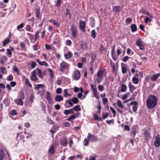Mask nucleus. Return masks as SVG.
<instances>
[{
	"label": "nucleus",
	"instance_id": "obj_1",
	"mask_svg": "<svg viewBox=\"0 0 160 160\" xmlns=\"http://www.w3.org/2000/svg\"><path fill=\"white\" fill-rule=\"evenodd\" d=\"M157 99L155 96L149 95L147 100V106L149 109L153 108L157 105Z\"/></svg>",
	"mask_w": 160,
	"mask_h": 160
},
{
	"label": "nucleus",
	"instance_id": "obj_2",
	"mask_svg": "<svg viewBox=\"0 0 160 160\" xmlns=\"http://www.w3.org/2000/svg\"><path fill=\"white\" fill-rule=\"evenodd\" d=\"M106 73L105 69L99 70L97 74V78L96 79L97 82L98 83H99L101 82L103 78V74H105L106 75Z\"/></svg>",
	"mask_w": 160,
	"mask_h": 160
},
{
	"label": "nucleus",
	"instance_id": "obj_3",
	"mask_svg": "<svg viewBox=\"0 0 160 160\" xmlns=\"http://www.w3.org/2000/svg\"><path fill=\"white\" fill-rule=\"evenodd\" d=\"M69 65L64 61H62L60 65V70L62 72H63L65 69H68Z\"/></svg>",
	"mask_w": 160,
	"mask_h": 160
},
{
	"label": "nucleus",
	"instance_id": "obj_4",
	"mask_svg": "<svg viewBox=\"0 0 160 160\" xmlns=\"http://www.w3.org/2000/svg\"><path fill=\"white\" fill-rule=\"evenodd\" d=\"M70 30L72 32V35L74 38H75L77 37L78 31L77 29L76 28L75 26L73 24L71 26Z\"/></svg>",
	"mask_w": 160,
	"mask_h": 160
},
{
	"label": "nucleus",
	"instance_id": "obj_5",
	"mask_svg": "<svg viewBox=\"0 0 160 160\" xmlns=\"http://www.w3.org/2000/svg\"><path fill=\"white\" fill-rule=\"evenodd\" d=\"M90 88L94 96L98 99H99V97L98 94V92L96 88V86L92 84H91Z\"/></svg>",
	"mask_w": 160,
	"mask_h": 160
},
{
	"label": "nucleus",
	"instance_id": "obj_6",
	"mask_svg": "<svg viewBox=\"0 0 160 160\" xmlns=\"http://www.w3.org/2000/svg\"><path fill=\"white\" fill-rule=\"evenodd\" d=\"M81 75L80 71L78 70H75L74 72L72 78L74 80H78L79 79Z\"/></svg>",
	"mask_w": 160,
	"mask_h": 160
},
{
	"label": "nucleus",
	"instance_id": "obj_7",
	"mask_svg": "<svg viewBox=\"0 0 160 160\" xmlns=\"http://www.w3.org/2000/svg\"><path fill=\"white\" fill-rule=\"evenodd\" d=\"M88 138L89 140L91 142H96L98 140V138L97 136L92 135L90 133L88 134Z\"/></svg>",
	"mask_w": 160,
	"mask_h": 160
},
{
	"label": "nucleus",
	"instance_id": "obj_8",
	"mask_svg": "<svg viewBox=\"0 0 160 160\" xmlns=\"http://www.w3.org/2000/svg\"><path fill=\"white\" fill-rule=\"evenodd\" d=\"M79 27L82 32H85L86 31V22L84 21L80 20L79 22Z\"/></svg>",
	"mask_w": 160,
	"mask_h": 160
},
{
	"label": "nucleus",
	"instance_id": "obj_9",
	"mask_svg": "<svg viewBox=\"0 0 160 160\" xmlns=\"http://www.w3.org/2000/svg\"><path fill=\"white\" fill-rule=\"evenodd\" d=\"M141 38H138L136 42V45L138 46L140 50H143L144 49V47L141 41Z\"/></svg>",
	"mask_w": 160,
	"mask_h": 160
},
{
	"label": "nucleus",
	"instance_id": "obj_10",
	"mask_svg": "<svg viewBox=\"0 0 160 160\" xmlns=\"http://www.w3.org/2000/svg\"><path fill=\"white\" fill-rule=\"evenodd\" d=\"M55 145L53 144H52L51 146L48 151V153L50 155L52 156L55 153Z\"/></svg>",
	"mask_w": 160,
	"mask_h": 160
},
{
	"label": "nucleus",
	"instance_id": "obj_11",
	"mask_svg": "<svg viewBox=\"0 0 160 160\" xmlns=\"http://www.w3.org/2000/svg\"><path fill=\"white\" fill-rule=\"evenodd\" d=\"M130 104L133 105L132 110L133 112H135L137 110L138 106V103L136 101L132 102L130 103Z\"/></svg>",
	"mask_w": 160,
	"mask_h": 160
},
{
	"label": "nucleus",
	"instance_id": "obj_12",
	"mask_svg": "<svg viewBox=\"0 0 160 160\" xmlns=\"http://www.w3.org/2000/svg\"><path fill=\"white\" fill-rule=\"evenodd\" d=\"M115 45H114L112 49L111 55L114 61H116L118 59V56H116V54L115 52Z\"/></svg>",
	"mask_w": 160,
	"mask_h": 160
},
{
	"label": "nucleus",
	"instance_id": "obj_13",
	"mask_svg": "<svg viewBox=\"0 0 160 160\" xmlns=\"http://www.w3.org/2000/svg\"><path fill=\"white\" fill-rule=\"evenodd\" d=\"M46 96L45 98L47 100V101L50 104H52V99L51 98V94H50V93L48 91H46Z\"/></svg>",
	"mask_w": 160,
	"mask_h": 160
},
{
	"label": "nucleus",
	"instance_id": "obj_14",
	"mask_svg": "<svg viewBox=\"0 0 160 160\" xmlns=\"http://www.w3.org/2000/svg\"><path fill=\"white\" fill-rule=\"evenodd\" d=\"M112 11L115 13H119L121 10V6H115L112 7Z\"/></svg>",
	"mask_w": 160,
	"mask_h": 160
},
{
	"label": "nucleus",
	"instance_id": "obj_15",
	"mask_svg": "<svg viewBox=\"0 0 160 160\" xmlns=\"http://www.w3.org/2000/svg\"><path fill=\"white\" fill-rule=\"evenodd\" d=\"M60 144L64 147H66L67 145V139L66 137H63L60 139Z\"/></svg>",
	"mask_w": 160,
	"mask_h": 160
},
{
	"label": "nucleus",
	"instance_id": "obj_16",
	"mask_svg": "<svg viewBox=\"0 0 160 160\" xmlns=\"http://www.w3.org/2000/svg\"><path fill=\"white\" fill-rule=\"evenodd\" d=\"M122 71L123 74H126L127 71V67L126 64L122 63L121 64Z\"/></svg>",
	"mask_w": 160,
	"mask_h": 160
},
{
	"label": "nucleus",
	"instance_id": "obj_17",
	"mask_svg": "<svg viewBox=\"0 0 160 160\" xmlns=\"http://www.w3.org/2000/svg\"><path fill=\"white\" fill-rule=\"evenodd\" d=\"M144 135L145 137V139L147 140H149L151 138L150 133L149 131L145 130L144 132Z\"/></svg>",
	"mask_w": 160,
	"mask_h": 160
},
{
	"label": "nucleus",
	"instance_id": "obj_18",
	"mask_svg": "<svg viewBox=\"0 0 160 160\" xmlns=\"http://www.w3.org/2000/svg\"><path fill=\"white\" fill-rule=\"evenodd\" d=\"M154 145L156 147H158L160 145V138L159 135H157L155 137Z\"/></svg>",
	"mask_w": 160,
	"mask_h": 160
},
{
	"label": "nucleus",
	"instance_id": "obj_19",
	"mask_svg": "<svg viewBox=\"0 0 160 160\" xmlns=\"http://www.w3.org/2000/svg\"><path fill=\"white\" fill-rule=\"evenodd\" d=\"M78 116V114L75 113L66 119V120L69 121H72L76 118Z\"/></svg>",
	"mask_w": 160,
	"mask_h": 160
},
{
	"label": "nucleus",
	"instance_id": "obj_20",
	"mask_svg": "<svg viewBox=\"0 0 160 160\" xmlns=\"http://www.w3.org/2000/svg\"><path fill=\"white\" fill-rule=\"evenodd\" d=\"M80 47L81 49L84 50L87 48L88 44L87 43L85 42H81L80 45Z\"/></svg>",
	"mask_w": 160,
	"mask_h": 160
},
{
	"label": "nucleus",
	"instance_id": "obj_21",
	"mask_svg": "<svg viewBox=\"0 0 160 160\" xmlns=\"http://www.w3.org/2000/svg\"><path fill=\"white\" fill-rule=\"evenodd\" d=\"M118 63H116L115 64V66H113L112 67V72L114 74H116L118 71Z\"/></svg>",
	"mask_w": 160,
	"mask_h": 160
},
{
	"label": "nucleus",
	"instance_id": "obj_22",
	"mask_svg": "<svg viewBox=\"0 0 160 160\" xmlns=\"http://www.w3.org/2000/svg\"><path fill=\"white\" fill-rule=\"evenodd\" d=\"M34 72H35L36 73H37L38 77L41 78H42V74L41 72V70L39 68H37L33 71Z\"/></svg>",
	"mask_w": 160,
	"mask_h": 160
},
{
	"label": "nucleus",
	"instance_id": "obj_23",
	"mask_svg": "<svg viewBox=\"0 0 160 160\" xmlns=\"http://www.w3.org/2000/svg\"><path fill=\"white\" fill-rule=\"evenodd\" d=\"M35 14L37 18L40 19L41 18V15L40 14V8L38 7L35 10Z\"/></svg>",
	"mask_w": 160,
	"mask_h": 160
},
{
	"label": "nucleus",
	"instance_id": "obj_24",
	"mask_svg": "<svg viewBox=\"0 0 160 160\" xmlns=\"http://www.w3.org/2000/svg\"><path fill=\"white\" fill-rule=\"evenodd\" d=\"M128 87L130 92L131 93L133 92V91L136 89V87L132 85L131 82H130L129 83Z\"/></svg>",
	"mask_w": 160,
	"mask_h": 160
},
{
	"label": "nucleus",
	"instance_id": "obj_25",
	"mask_svg": "<svg viewBox=\"0 0 160 160\" xmlns=\"http://www.w3.org/2000/svg\"><path fill=\"white\" fill-rule=\"evenodd\" d=\"M74 113V112L72 108L69 110H65L63 112L64 114L65 115H68L70 114H73Z\"/></svg>",
	"mask_w": 160,
	"mask_h": 160
},
{
	"label": "nucleus",
	"instance_id": "obj_26",
	"mask_svg": "<svg viewBox=\"0 0 160 160\" xmlns=\"http://www.w3.org/2000/svg\"><path fill=\"white\" fill-rule=\"evenodd\" d=\"M31 79L33 81H36L38 79L36 76L35 72L33 71L32 72V75L31 76Z\"/></svg>",
	"mask_w": 160,
	"mask_h": 160
},
{
	"label": "nucleus",
	"instance_id": "obj_27",
	"mask_svg": "<svg viewBox=\"0 0 160 160\" xmlns=\"http://www.w3.org/2000/svg\"><path fill=\"white\" fill-rule=\"evenodd\" d=\"M6 155L2 149L0 150V160H3L6 157Z\"/></svg>",
	"mask_w": 160,
	"mask_h": 160
},
{
	"label": "nucleus",
	"instance_id": "obj_28",
	"mask_svg": "<svg viewBox=\"0 0 160 160\" xmlns=\"http://www.w3.org/2000/svg\"><path fill=\"white\" fill-rule=\"evenodd\" d=\"M57 102H60L62 101L63 99V98L61 95H56L54 99Z\"/></svg>",
	"mask_w": 160,
	"mask_h": 160
},
{
	"label": "nucleus",
	"instance_id": "obj_29",
	"mask_svg": "<svg viewBox=\"0 0 160 160\" xmlns=\"http://www.w3.org/2000/svg\"><path fill=\"white\" fill-rule=\"evenodd\" d=\"M160 74L158 73L157 74H154L151 78V79L153 81H155L160 76Z\"/></svg>",
	"mask_w": 160,
	"mask_h": 160
},
{
	"label": "nucleus",
	"instance_id": "obj_30",
	"mask_svg": "<svg viewBox=\"0 0 160 160\" xmlns=\"http://www.w3.org/2000/svg\"><path fill=\"white\" fill-rule=\"evenodd\" d=\"M15 102L16 103L19 105H22L23 103V101L20 98L15 99Z\"/></svg>",
	"mask_w": 160,
	"mask_h": 160
},
{
	"label": "nucleus",
	"instance_id": "obj_31",
	"mask_svg": "<svg viewBox=\"0 0 160 160\" xmlns=\"http://www.w3.org/2000/svg\"><path fill=\"white\" fill-rule=\"evenodd\" d=\"M142 13L148 16L151 18H153L152 15L149 13V12L145 9H143L142 10Z\"/></svg>",
	"mask_w": 160,
	"mask_h": 160
},
{
	"label": "nucleus",
	"instance_id": "obj_32",
	"mask_svg": "<svg viewBox=\"0 0 160 160\" xmlns=\"http://www.w3.org/2000/svg\"><path fill=\"white\" fill-rule=\"evenodd\" d=\"M130 27L132 32H135L137 30V26L135 24H132L131 25Z\"/></svg>",
	"mask_w": 160,
	"mask_h": 160
},
{
	"label": "nucleus",
	"instance_id": "obj_33",
	"mask_svg": "<svg viewBox=\"0 0 160 160\" xmlns=\"http://www.w3.org/2000/svg\"><path fill=\"white\" fill-rule=\"evenodd\" d=\"M56 7H60L61 5L62 0H54Z\"/></svg>",
	"mask_w": 160,
	"mask_h": 160
},
{
	"label": "nucleus",
	"instance_id": "obj_34",
	"mask_svg": "<svg viewBox=\"0 0 160 160\" xmlns=\"http://www.w3.org/2000/svg\"><path fill=\"white\" fill-rule=\"evenodd\" d=\"M64 56L66 59H68L72 57V54L71 52L69 51L67 53L64 54Z\"/></svg>",
	"mask_w": 160,
	"mask_h": 160
},
{
	"label": "nucleus",
	"instance_id": "obj_35",
	"mask_svg": "<svg viewBox=\"0 0 160 160\" xmlns=\"http://www.w3.org/2000/svg\"><path fill=\"white\" fill-rule=\"evenodd\" d=\"M19 45L21 47V48L22 50L26 51V48L25 43L23 42H20L19 43Z\"/></svg>",
	"mask_w": 160,
	"mask_h": 160
},
{
	"label": "nucleus",
	"instance_id": "obj_36",
	"mask_svg": "<svg viewBox=\"0 0 160 160\" xmlns=\"http://www.w3.org/2000/svg\"><path fill=\"white\" fill-rule=\"evenodd\" d=\"M41 106L42 107V110L44 113H46V106L43 102H40Z\"/></svg>",
	"mask_w": 160,
	"mask_h": 160
},
{
	"label": "nucleus",
	"instance_id": "obj_37",
	"mask_svg": "<svg viewBox=\"0 0 160 160\" xmlns=\"http://www.w3.org/2000/svg\"><path fill=\"white\" fill-rule=\"evenodd\" d=\"M72 109L73 110H74L77 112L80 111L81 110L80 106L79 105L75 106Z\"/></svg>",
	"mask_w": 160,
	"mask_h": 160
},
{
	"label": "nucleus",
	"instance_id": "obj_38",
	"mask_svg": "<svg viewBox=\"0 0 160 160\" xmlns=\"http://www.w3.org/2000/svg\"><path fill=\"white\" fill-rule=\"evenodd\" d=\"M49 21L50 22H51L52 23H53L54 25H56L57 27H59V24L58 23H57V22H56L55 20H53V19H51L49 20Z\"/></svg>",
	"mask_w": 160,
	"mask_h": 160
},
{
	"label": "nucleus",
	"instance_id": "obj_39",
	"mask_svg": "<svg viewBox=\"0 0 160 160\" xmlns=\"http://www.w3.org/2000/svg\"><path fill=\"white\" fill-rule=\"evenodd\" d=\"M127 89V86L125 84H123L121 86V91L122 92H125Z\"/></svg>",
	"mask_w": 160,
	"mask_h": 160
},
{
	"label": "nucleus",
	"instance_id": "obj_40",
	"mask_svg": "<svg viewBox=\"0 0 160 160\" xmlns=\"http://www.w3.org/2000/svg\"><path fill=\"white\" fill-rule=\"evenodd\" d=\"M40 32V30H38L36 32L35 35L34 36V41H36V40H37V39L39 38V36L38 34H39V33Z\"/></svg>",
	"mask_w": 160,
	"mask_h": 160
},
{
	"label": "nucleus",
	"instance_id": "obj_41",
	"mask_svg": "<svg viewBox=\"0 0 160 160\" xmlns=\"http://www.w3.org/2000/svg\"><path fill=\"white\" fill-rule=\"evenodd\" d=\"M105 50V48L104 46L102 45L101 44L100 45V47L99 48V50L100 52V53L103 54V52Z\"/></svg>",
	"mask_w": 160,
	"mask_h": 160
},
{
	"label": "nucleus",
	"instance_id": "obj_42",
	"mask_svg": "<svg viewBox=\"0 0 160 160\" xmlns=\"http://www.w3.org/2000/svg\"><path fill=\"white\" fill-rule=\"evenodd\" d=\"M32 28L31 27V26L29 25H27L26 26L25 29L28 32H32L33 31L31 30Z\"/></svg>",
	"mask_w": 160,
	"mask_h": 160
},
{
	"label": "nucleus",
	"instance_id": "obj_43",
	"mask_svg": "<svg viewBox=\"0 0 160 160\" xmlns=\"http://www.w3.org/2000/svg\"><path fill=\"white\" fill-rule=\"evenodd\" d=\"M127 53L129 55H132L133 54L134 52L130 48H128L127 49Z\"/></svg>",
	"mask_w": 160,
	"mask_h": 160
},
{
	"label": "nucleus",
	"instance_id": "obj_44",
	"mask_svg": "<svg viewBox=\"0 0 160 160\" xmlns=\"http://www.w3.org/2000/svg\"><path fill=\"white\" fill-rule=\"evenodd\" d=\"M132 82L134 83L137 84L138 83L139 80L136 78L133 77L132 78Z\"/></svg>",
	"mask_w": 160,
	"mask_h": 160
},
{
	"label": "nucleus",
	"instance_id": "obj_45",
	"mask_svg": "<svg viewBox=\"0 0 160 160\" xmlns=\"http://www.w3.org/2000/svg\"><path fill=\"white\" fill-rule=\"evenodd\" d=\"M9 41L10 40L8 37L6 38L3 42V46H5L9 42Z\"/></svg>",
	"mask_w": 160,
	"mask_h": 160
},
{
	"label": "nucleus",
	"instance_id": "obj_46",
	"mask_svg": "<svg viewBox=\"0 0 160 160\" xmlns=\"http://www.w3.org/2000/svg\"><path fill=\"white\" fill-rule=\"evenodd\" d=\"M91 36L94 39L96 37V31L95 30H92L91 32Z\"/></svg>",
	"mask_w": 160,
	"mask_h": 160
},
{
	"label": "nucleus",
	"instance_id": "obj_47",
	"mask_svg": "<svg viewBox=\"0 0 160 160\" xmlns=\"http://www.w3.org/2000/svg\"><path fill=\"white\" fill-rule=\"evenodd\" d=\"M25 85L28 86L29 87H32V85L30 83V82L28 80L27 78H26L25 79Z\"/></svg>",
	"mask_w": 160,
	"mask_h": 160
},
{
	"label": "nucleus",
	"instance_id": "obj_48",
	"mask_svg": "<svg viewBox=\"0 0 160 160\" xmlns=\"http://www.w3.org/2000/svg\"><path fill=\"white\" fill-rule=\"evenodd\" d=\"M117 104L118 106L120 108H123L124 107L123 104L121 102V101L119 100L117 102Z\"/></svg>",
	"mask_w": 160,
	"mask_h": 160
},
{
	"label": "nucleus",
	"instance_id": "obj_49",
	"mask_svg": "<svg viewBox=\"0 0 160 160\" xmlns=\"http://www.w3.org/2000/svg\"><path fill=\"white\" fill-rule=\"evenodd\" d=\"M152 18H151L150 17H146L145 19V22L146 23H148L149 22H150L152 21Z\"/></svg>",
	"mask_w": 160,
	"mask_h": 160
},
{
	"label": "nucleus",
	"instance_id": "obj_50",
	"mask_svg": "<svg viewBox=\"0 0 160 160\" xmlns=\"http://www.w3.org/2000/svg\"><path fill=\"white\" fill-rule=\"evenodd\" d=\"M72 101L75 104L78 103V100L77 98L74 97L72 99Z\"/></svg>",
	"mask_w": 160,
	"mask_h": 160
},
{
	"label": "nucleus",
	"instance_id": "obj_51",
	"mask_svg": "<svg viewBox=\"0 0 160 160\" xmlns=\"http://www.w3.org/2000/svg\"><path fill=\"white\" fill-rule=\"evenodd\" d=\"M7 56L9 55L10 56L8 57L9 58H11V55L12 54V53L11 51V50L9 48H8L7 49Z\"/></svg>",
	"mask_w": 160,
	"mask_h": 160
},
{
	"label": "nucleus",
	"instance_id": "obj_52",
	"mask_svg": "<svg viewBox=\"0 0 160 160\" xmlns=\"http://www.w3.org/2000/svg\"><path fill=\"white\" fill-rule=\"evenodd\" d=\"M122 53V51H121V49L119 47L117 48V55H116V56H118H118L121 53Z\"/></svg>",
	"mask_w": 160,
	"mask_h": 160
},
{
	"label": "nucleus",
	"instance_id": "obj_53",
	"mask_svg": "<svg viewBox=\"0 0 160 160\" xmlns=\"http://www.w3.org/2000/svg\"><path fill=\"white\" fill-rule=\"evenodd\" d=\"M7 79L8 81H12L13 79V77L12 74L9 75L7 78Z\"/></svg>",
	"mask_w": 160,
	"mask_h": 160
},
{
	"label": "nucleus",
	"instance_id": "obj_54",
	"mask_svg": "<svg viewBox=\"0 0 160 160\" xmlns=\"http://www.w3.org/2000/svg\"><path fill=\"white\" fill-rule=\"evenodd\" d=\"M20 97L22 99H23L25 98V95L24 93L22 92H20L19 94Z\"/></svg>",
	"mask_w": 160,
	"mask_h": 160
},
{
	"label": "nucleus",
	"instance_id": "obj_55",
	"mask_svg": "<svg viewBox=\"0 0 160 160\" xmlns=\"http://www.w3.org/2000/svg\"><path fill=\"white\" fill-rule=\"evenodd\" d=\"M27 34L28 35L30 39L31 40H34V35H32L31 34L29 33H27Z\"/></svg>",
	"mask_w": 160,
	"mask_h": 160
},
{
	"label": "nucleus",
	"instance_id": "obj_56",
	"mask_svg": "<svg viewBox=\"0 0 160 160\" xmlns=\"http://www.w3.org/2000/svg\"><path fill=\"white\" fill-rule=\"evenodd\" d=\"M132 19L130 18H127L125 20V22L126 24H130L131 23Z\"/></svg>",
	"mask_w": 160,
	"mask_h": 160
},
{
	"label": "nucleus",
	"instance_id": "obj_57",
	"mask_svg": "<svg viewBox=\"0 0 160 160\" xmlns=\"http://www.w3.org/2000/svg\"><path fill=\"white\" fill-rule=\"evenodd\" d=\"M83 144L84 146H87L88 144V141L87 139H85L83 141Z\"/></svg>",
	"mask_w": 160,
	"mask_h": 160
},
{
	"label": "nucleus",
	"instance_id": "obj_58",
	"mask_svg": "<svg viewBox=\"0 0 160 160\" xmlns=\"http://www.w3.org/2000/svg\"><path fill=\"white\" fill-rule=\"evenodd\" d=\"M0 69L1 71V72L2 74H4V73L6 74L7 72V71L5 73V72L6 70V68L3 67H2L0 68Z\"/></svg>",
	"mask_w": 160,
	"mask_h": 160
},
{
	"label": "nucleus",
	"instance_id": "obj_59",
	"mask_svg": "<svg viewBox=\"0 0 160 160\" xmlns=\"http://www.w3.org/2000/svg\"><path fill=\"white\" fill-rule=\"evenodd\" d=\"M23 27L24 23H22L21 24L17 26V28L18 30H19L20 29L22 28Z\"/></svg>",
	"mask_w": 160,
	"mask_h": 160
},
{
	"label": "nucleus",
	"instance_id": "obj_60",
	"mask_svg": "<svg viewBox=\"0 0 160 160\" xmlns=\"http://www.w3.org/2000/svg\"><path fill=\"white\" fill-rule=\"evenodd\" d=\"M66 16H68L69 17H71V14L69 12V11L68 8H67L66 10Z\"/></svg>",
	"mask_w": 160,
	"mask_h": 160
},
{
	"label": "nucleus",
	"instance_id": "obj_61",
	"mask_svg": "<svg viewBox=\"0 0 160 160\" xmlns=\"http://www.w3.org/2000/svg\"><path fill=\"white\" fill-rule=\"evenodd\" d=\"M110 108L112 113L113 114V117H115L116 115V112L115 110L113 109V108L112 107H110Z\"/></svg>",
	"mask_w": 160,
	"mask_h": 160
},
{
	"label": "nucleus",
	"instance_id": "obj_62",
	"mask_svg": "<svg viewBox=\"0 0 160 160\" xmlns=\"http://www.w3.org/2000/svg\"><path fill=\"white\" fill-rule=\"evenodd\" d=\"M54 107L56 110H58L61 108V106L59 104H57L55 105Z\"/></svg>",
	"mask_w": 160,
	"mask_h": 160
},
{
	"label": "nucleus",
	"instance_id": "obj_63",
	"mask_svg": "<svg viewBox=\"0 0 160 160\" xmlns=\"http://www.w3.org/2000/svg\"><path fill=\"white\" fill-rule=\"evenodd\" d=\"M56 92L58 94H60L62 92V89L61 88H58L56 90Z\"/></svg>",
	"mask_w": 160,
	"mask_h": 160
},
{
	"label": "nucleus",
	"instance_id": "obj_64",
	"mask_svg": "<svg viewBox=\"0 0 160 160\" xmlns=\"http://www.w3.org/2000/svg\"><path fill=\"white\" fill-rule=\"evenodd\" d=\"M102 102L104 105H106L108 102V100L107 98H103L102 99Z\"/></svg>",
	"mask_w": 160,
	"mask_h": 160
}]
</instances>
